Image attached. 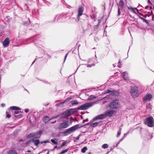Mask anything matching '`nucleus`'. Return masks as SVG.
Here are the masks:
<instances>
[{
    "label": "nucleus",
    "instance_id": "3",
    "mask_svg": "<svg viewBox=\"0 0 154 154\" xmlns=\"http://www.w3.org/2000/svg\"><path fill=\"white\" fill-rule=\"evenodd\" d=\"M130 93L131 96L133 98H136L139 95L138 90L137 88L135 87L131 88Z\"/></svg>",
    "mask_w": 154,
    "mask_h": 154
},
{
    "label": "nucleus",
    "instance_id": "2",
    "mask_svg": "<svg viewBox=\"0 0 154 154\" xmlns=\"http://www.w3.org/2000/svg\"><path fill=\"white\" fill-rule=\"evenodd\" d=\"M109 106L112 109H117L120 107V104L117 100H114L109 105Z\"/></svg>",
    "mask_w": 154,
    "mask_h": 154
},
{
    "label": "nucleus",
    "instance_id": "33",
    "mask_svg": "<svg viewBox=\"0 0 154 154\" xmlns=\"http://www.w3.org/2000/svg\"><path fill=\"white\" fill-rule=\"evenodd\" d=\"M69 149H65L62 151L61 152L60 154H63L66 152Z\"/></svg>",
    "mask_w": 154,
    "mask_h": 154
},
{
    "label": "nucleus",
    "instance_id": "30",
    "mask_svg": "<svg viewBox=\"0 0 154 154\" xmlns=\"http://www.w3.org/2000/svg\"><path fill=\"white\" fill-rule=\"evenodd\" d=\"M68 126H60L59 128L60 129H62L67 128Z\"/></svg>",
    "mask_w": 154,
    "mask_h": 154
},
{
    "label": "nucleus",
    "instance_id": "27",
    "mask_svg": "<svg viewBox=\"0 0 154 154\" xmlns=\"http://www.w3.org/2000/svg\"><path fill=\"white\" fill-rule=\"evenodd\" d=\"M71 103L72 105L77 104L79 103V102L77 100H75L71 101Z\"/></svg>",
    "mask_w": 154,
    "mask_h": 154
},
{
    "label": "nucleus",
    "instance_id": "9",
    "mask_svg": "<svg viewBox=\"0 0 154 154\" xmlns=\"http://www.w3.org/2000/svg\"><path fill=\"white\" fill-rule=\"evenodd\" d=\"M83 11V8L82 7H80L79 8L78 10V13L77 17L78 20H79L80 17L82 15Z\"/></svg>",
    "mask_w": 154,
    "mask_h": 154
},
{
    "label": "nucleus",
    "instance_id": "20",
    "mask_svg": "<svg viewBox=\"0 0 154 154\" xmlns=\"http://www.w3.org/2000/svg\"><path fill=\"white\" fill-rule=\"evenodd\" d=\"M151 105L150 104V103L149 104L146 105V109L149 111V112L151 111V110L152 109L151 108Z\"/></svg>",
    "mask_w": 154,
    "mask_h": 154
},
{
    "label": "nucleus",
    "instance_id": "58",
    "mask_svg": "<svg viewBox=\"0 0 154 154\" xmlns=\"http://www.w3.org/2000/svg\"><path fill=\"white\" fill-rule=\"evenodd\" d=\"M95 126V125H94V126Z\"/></svg>",
    "mask_w": 154,
    "mask_h": 154
},
{
    "label": "nucleus",
    "instance_id": "1",
    "mask_svg": "<svg viewBox=\"0 0 154 154\" xmlns=\"http://www.w3.org/2000/svg\"><path fill=\"white\" fill-rule=\"evenodd\" d=\"M79 126H73L72 127L66 129L63 133L64 136H66L70 134L78 128Z\"/></svg>",
    "mask_w": 154,
    "mask_h": 154
},
{
    "label": "nucleus",
    "instance_id": "24",
    "mask_svg": "<svg viewBox=\"0 0 154 154\" xmlns=\"http://www.w3.org/2000/svg\"><path fill=\"white\" fill-rule=\"evenodd\" d=\"M96 97L94 95H91L89 96L88 99L89 100H90L96 98Z\"/></svg>",
    "mask_w": 154,
    "mask_h": 154
},
{
    "label": "nucleus",
    "instance_id": "11",
    "mask_svg": "<svg viewBox=\"0 0 154 154\" xmlns=\"http://www.w3.org/2000/svg\"><path fill=\"white\" fill-rule=\"evenodd\" d=\"M152 94H147L145 95V101L149 100L152 98Z\"/></svg>",
    "mask_w": 154,
    "mask_h": 154
},
{
    "label": "nucleus",
    "instance_id": "22",
    "mask_svg": "<svg viewBox=\"0 0 154 154\" xmlns=\"http://www.w3.org/2000/svg\"><path fill=\"white\" fill-rule=\"evenodd\" d=\"M123 78L125 80H127L128 79V74L126 72H124L123 73Z\"/></svg>",
    "mask_w": 154,
    "mask_h": 154
},
{
    "label": "nucleus",
    "instance_id": "7",
    "mask_svg": "<svg viewBox=\"0 0 154 154\" xmlns=\"http://www.w3.org/2000/svg\"><path fill=\"white\" fill-rule=\"evenodd\" d=\"M116 113L115 110H110L106 111L105 112L106 116H112L114 115Z\"/></svg>",
    "mask_w": 154,
    "mask_h": 154
},
{
    "label": "nucleus",
    "instance_id": "43",
    "mask_svg": "<svg viewBox=\"0 0 154 154\" xmlns=\"http://www.w3.org/2000/svg\"><path fill=\"white\" fill-rule=\"evenodd\" d=\"M19 111H15L14 112V113L15 114H17L18 113Z\"/></svg>",
    "mask_w": 154,
    "mask_h": 154
},
{
    "label": "nucleus",
    "instance_id": "12",
    "mask_svg": "<svg viewBox=\"0 0 154 154\" xmlns=\"http://www.w3.org/2000/svg\"><path fill=\"white\" fill-rule=\"evenodd\" d=\"M75 111L74 109H70L66 110L69 116L73 114Z\"/></svg>",
    "mask_w": 154,
    "mask_h": 154
},
{
    "label": "nucleus",
    "instance_id": "42",
    "mask_svg": "<svg viewBox=\"0 0 154 154\" xmlns=\"http://www.w3.org/2000/svg\"><path fill=\"white\" fill-rule=\"evenodd\" d=\"M25 111L27 113L29 111V109H26L25 110Z\"/></svg>",
    "mask_w": 154,
    "mask_h": 154
},
{
    "label": "nucleus",
    "instance_id": "21",
    "mask_svg": "<svg viewBox=\"0 0 154 154\" xmlns=\"http://www.w3.org/2000/svg\"><path fill=\"white\" fill-rule=\"evenodd\" d=\"M11 110H20V108L16 106H11L9 108Z\"/></svg>",
    "mask_w": 154,
    "mask_h": 154
},
{
    "label": "nucleus",
    "instance_id": "49",
    "mask_svg": "<svg viewBox=\"0 0 154 154\" xmlns=\"http://www.w3.org/2000/svg\"><path fill=\"white\" fill-rule=\"evenodd\" d=\"M30 142V140L29 141H28L27 142V144H28Z\"/></svg>",
    "mask_w": 154,
    "mask_h": 154
},
{
    "label": "nucleus",
    "instance_id": "38",
    "mask_svg": "<svg viewBox=\"0 0 154 154\" xmlns=\"http://www.w3.org/2000/svg\"><path fill=\"white\" fill-rule=\"evenodd\" d=\"M111 91H111L109 89H108L106 91V94L110 93L111 94Z\"/></svg>",
    "mask_w": 154,
    "mask_h": 154
},
{
    "label": "nucleus",
    "instance_id": "40",
    "mask_svg": "<svg viewBox=\"0 0 154 154\" xmlns=\"http://www.w3.org/2000/svg\"><path fill=\"white\" fill-rule=\"evenodd\" d=\"M7 112H6V114H7V116H6L7 117V118H10V117H11V116H10V115L9 114H7Z\"/></svg>",
    "mask_w": 154,
    "mask_h": 154
},
{
    "label": "nucleus",
    "instance_id": "26",
    "mask_svg": "<svg viewBox=\"0 0 154 154\" xmlns=\"http://www.w3.org/2000/svg\"><path fill=\"white\" fill-rule=\"evenodd\" d=\"M87 149V147H84L81 150V152L82 153H85Z\"/></svg>",
    "mask_w": 154,
    "mask_h": 154
},
{
    "label": "nucleus",
    "instance_id": "48",
    "mask_svg": "<svg viewBox=\"0 0 154 154\" xmlns=\"http://www.w3.org/2000/svg\"><path fill=\"white\" fill-rule=\"evenodd\" d=\"M23 141L22 140L20 139V140H19V142H21V141Z\"/></svg>",
    "mask_w": 154,
    "mask_h": 154
},
{
    "label": "nucleus",
    "instance_id": "35",
    "mask_svg": "<svg viewBox=\"0 0 154 154\" xmlns=\"http://www.w3.org/2000/svg\"><path fill=\"white\" fill-rule=\"evenodd\" d=\"M51 141L54 144L57 145L58 144V142L57 141H55V140L53 139H52L51 140Z\"/></svg>",
    "mask_w": 154,
    "mask_h": 154
},
{
    "label": "nucleus",
    "instance_id": "6",
    "mask_svg": "<svg viewBox=\"0 0 154 154\" xmlns=\"http://www.w3.org/2000/svg\"><path fill=\"white\" fill-rule=\"evenodd\" d=\"M56 118V117H53L52 119H50L49 117L46 116L43 118V121L45 123H47L49 122L50 124H52L56 122V120L52 121V119H54Z\"/></svg>",
    "mask_w": 154,
    "mask_h": 154
},
{
    "label": "nucleus",
    "instance_id": "37",
    "mask_svg": "<svg viewBox=\"0 0 154 154\" xmlns=\"http://www.w3.org/2000/svg\"><path fill=\"white\" fill-rule=\"evenodd\" d=\"M121 9L119 7H118V16H119L121 14V12L120 11V9Z\"/></svg>",
    "mask_w": 154,
    "mask_h": 154
},
{
    "label": "nucleus",
    "instance_id": "50",
    "mask_svg": "<svg viewBox=\"0 0 154 154\" xmlns=\"http://www.w3.org/2000/svg\"><path fill=\"white\" fill-rule=\"evenodd\" d=\"M40 143L41 144H42V143H44L43 142V141H41Z\"/></svg>",
    "mask_w": 154,
    "mask_h": 154
},
{
    "label": "nucleus",
    "instance_id": "29",
    "mask_svg": "<svg viewBox=\"0 0 154 154\" xmlns=\"http://www.w3.org/2000/svg\"><path fill=\"white\" fill-rule=\"evenodd\" d=\"M122 129L121 128H119V131H118V133H117V137H119V136L120 135V134H121V130H122Z\"/></svg>",
    "mask_w": 154,
    "mask_h": 154
},
{
    "label": "nucleus",
    "instance_id": "47",
    "mask_svg": "<svg viewBox=\"0 0 154 154\" xmlns=\"http://www.w3.org/2000/svg\"><path fill=\"white\" fill-rule=\"evenodd\" d=\"M91 65H87V67H91Z\"/></svg>",
    "mask_w": 154,
    "mask_h": 154
},
{
    "label": "nucleus",
    "instance_id": "32",
    "mask_svg": "<svg viewBox=\"0 0 154 154\" xmlns=\"http://www.w3.org/2000/svg\"><path fill=\"white\" fill-rule=\"evenodd\" d=\"M145 18H146L147 17H150L151 20H152V19H153V16L152 15H148L147 14H145Z\"/></svg>",
    "mask_w": 154,
    "mask_h": 154
},
{
    "label": "nucleus",
    "instance_id": "31",
    "mask_svg": "<svg viewBox=\"0 0 154 154\" xmlns=\"http://www.w3.org/2000/svg\"><path fill=\"white\" fill-rule=\"evenodd\" d=\"M72 99V98L71 97H69L68 98H67L63 102H62L61 103H64L65 102L69 101L71 100Z\"/></svg>",
    "mask_w": 154,
    "mask_h": 154
},
{
    "label": "nucleus",
    "instance_id": "44",
    "mask_svg": "<svg viewBox=\"0 0 154 154\" xmlns=\"http://www.w3.org/2000/svg\"><path fill=\"white\" fill-rule=\"evenodd\" d=\"M1 106L2 107H4L5 106V105L4 104H1Z\"/></svg>",
    "mask_w": 154,
    "mask_h": 154
},
{
    "label": "nucleus",
    "instance_id": "34",
    "mask_svg": "<svg viewBox=\"0 0 154 154\" xmlns=\"http://www.w3.org/2000/svg\"><path fill=\"white\" fill-rule=\"evenodd\" d=\"M102 147L103 149L107 148L108 147V145L107 144H104L102 145Z\"/></svg>",
    "mask_w": 154,
    "mask_h": 154
},
{
    "label": "nucleus",
    "instance_id": "10",
    "mask_svg": "<svg viewBox=\"0 0 154 154\" xmlns=\"http://www.w3.org/2000/svg\"><path fill=\"white\" fill-rule=\"evenodd\" d=\"M9 43V38H7L3 42V45L4 47H5L7 46Z\"/></svg>",
    "mask_w": 154,
    "mask_h": 154
},
{
    "label": "nucleus",
    "instance_id": "19",
    "mask_svg": "<svg viewBox=\"0 0 154 154\" xmlns=\"http://www.w3.org/2000/svg\"><path fill=\"white\" fill-rule=\"evenodd\" d=\"M124 4V3L123 1L122 0H121L119 2V6L118 7H119L122 9L123 8Z\"/></svg>",
    "mask_w": 154,
    "mask_h": 154
},
{
    "label": "nucleus",
    "instance_id": "17",
    "mask_svg": "<svg viewBox=\"0 0 154 154\" xmlns=\"http://www.w3.org/2000/svg\"><path fill=\"white\" fill-rule=\"evenodd\" d=\"M8 154H18L17 151L14 149H11L8 152Z\"/></svg>",
    "mask_w": 154,
    "mask_h": 154
},
{
    "label": "nucleus",
    "instance_id": "36",
    "mask_svg": "<svg viewBox=\"0 0 154 154\" xmlns=\"http://www.w3.org/2000/svg\"><path fill=\"white\" fill-rule=\"evenodd\" d=\"M148 4L150 5V8L151 9L152 8V4L151 2L149 0H148Z\"/></svg>",
    "mask_w": 154,
    "mask_h": 154
},
{
    "label": "nucleus",
    "instance_id": "41",
    "mask_svg": "<svg viewBox=\"0 0 154 154\" xmlns=\"http://www.w3.org/2000/svg\"><path fill=\"white\" fill-rule=\"evenodd\" d=\"M49 142V141L48 140H46L43 141V142L44 143H47L48 142Z\"/></svg>",
    "mask_w": 154,
    "mask_h": 154
},
{
    "label": "nucleus",
    "instance_id": "23",
    "mask_svg": "<svg viewBox=\"0 0 154 154\" xmlns=\"http://www.w3.org/2000/svg\"><path fill=\"white\" fill-rule=\"evenodd\" d=\"M153 136L152 134H149L146 135V138L148 140H149L152 138Z\"/></svg>",
    "mask_w": 154,
    "mask_h": 154
},
{
    "label": "nucleus",
    "instance_id": "4",
    "mask_svg": "<svg viewBox=\"0 0 154 154\" xmlns=\"http://www.w3.org/2000/svg\"><path fill=\"white\" fill-rule=\"evenodd\" d=\"M93 103H85L82 105H81L79 107L78 109L79 110H86L88 109L90 107L92 106Z\"/></svg>",
    "mask_w": 154,
    "mask_h": 154
},
{
    "label": "nucleus",
    "instance_id": "45",
    "mask_svg": "<svg viewBox=\"0 0 154 154\" xmlns=\"http://www.w3.org/2000/svg\"><path fill=\"white\" fill-rule=\"evenodd\" d=\"M54 149H58V148H57V146H55L54 147Z\"/></svg>",
    "mask_w": 154,
    "mask_h": 154
},
{
    "label": "nucleus",
    "instance_id": "54",
    "mask_svg": "<svg viewBox=\"0 0 154 154\" xmlns=\"http://www.w3.org/2000/svg\"><path fill=\"white\" fill-rule=\"evenodd\" d=\"M49 152H50L49 151H48L47 154H49Z\"/></svg>",
    "mask_w": 154,
    "mask_h": 154
},
{
    "label": "nucleus",
    "instance_id": "8",
    "mask_svg": "<svg viewBox=\"0 0 154 154\" xmlns=\"http://www.w3.org/2000/svg\"><path fill=\"white\" fill-rule=\"evenodd\" d=\"M146 121L148 124L150 125H154V120L152 116H150L146 118Z\"/></svg>",
    "mask_w": 154,
    "mask_h": 154
},
{
    "label": "nucleus",
    "instance_id": "25",
    "mask_svg": "<svg viewBox=\"0 0 154 154\" xmlns=\"http://www.w3.org/2000/svg\"><path fill=\"white\" fill-rule=\"evenodd\" d=\"M102 124H101V122L100 121L98 122H95L93 123L91 125H101Z\"/></svg>",
    "mask_w": 154,
    "mask_h": 154
},
{
    "label": "nucleus",
    "instance_id": "15",
    "mask_svg": "<svg viewBox=\"0 0 154 154\" xmlns=\"http://www.w3.org/2000/svg\"><path fill=\"white\" fill-rule=\"evenodd\" d=\"M111 94L114 96H118L119 95V93L118 91H112Z\"/></svg>",
    "mask_w": 154,
    "mask_h": 154
},
{
    "label": "nucleus",
    "instance_id": "56",
    "mask_svg": "<svg viewBox=\"0 0 154 154\" xmlns=\"http://www.w3.org/2000/svg\"><path fill=\"white\" fill-rule=\"evenodd\" d=\"M88 154H91V153L90 152H89L88 153Z\"/></svg>",
    "mask_w": 154,
    "mask_h": 154
},
{
    "label": "nucleus",
    "instance_id": "39",
    "mask_svg": "<svg viewBox=\"0 0 154 154\" xmlns=\"http://www.w3.org/2000/svg\"><path fill=\"white\" fill-rule=\"evenodd\" d=\"M69 54V52H68L67 54H66L65 55V59H64V61H65V60L66 59V58L68 55Z\"/></svg>",
    "mask_w": 154,
    "mask_h": 154
},
{
    "label": "nucleus",
    "instance_id": "5",
    "mask_svg": "<svg viewBox=\"0 0 154 154\" xmlns=\"http://www.w3.org/2000/svg\"><path fill=\"white\" fill-rule=\"evenodd\" d=\"M42 133V131H40L35 133L30 134L27 136L28 138L34 137L35 138H39L41 136V134Z\"/></svg>",
    "mask_w": 154,
    "mask_h": 154
},
{
    "label": "nucleus",
    "instance_id": "13",
    "mask_svg": "<svg viewBox=\"0 0 154 154\" xmlns=\"http://www.w3.org/2000/svg\"><path fill=\"white\" fill-rule=\"evenodd\" d=\"M34 143L35 145L37 147L38 146V144H39L40 142L38 139H33L31 140Z\"/></svg>",
    "mask_w": 154,
    "mask_h": 154
},
{
    "label": "nucleus",
    "instance_id": "28",
    "mask_svg": "<svg viewBox=\"0 0 154 154\" xmlns=\"http://www.w3.org/2000/svg\"><path fill=\"white\" fill-rule=\"evenodd\" d=\"M66 142L65 141V142H63L61 144V146L60 147H59V148H58V149H59L61 148H62V147H63V146H64L66 145Z\"/></svg>",
    "mask_w": 154,
    "mask_h": 154
},
{
    "label": "nucleus",
    "instance_id": "46",
    "mask_svg": "<svg viewBox=\"0 0 154 154\" xmlns=\"http://www.w3.org/2000/svg\"><path fill=\"white\" fill-rule=\"evenodd\" d=\"M145 23H147V21L146 19H145Z\"/></svg>",
    "mask_w": 154,
    "mask_h": 154
},
{
    "label": "nucleus",
    "instance_id": "53",
    "mask_svg": "<svg viewBox=\"0 0 154 154\" xmlns=\"http://www.w3.org/2000/svg\"><path fill=\"white\" fill-rule=\"evenodd\" d=\"M148 126L149 127H153L154 126L151 125V126Z\"/></svg>",
    "mask_w": 154,
    "mask_h": 154
},
{
    "label": "nucleus",
    "instance_id": "16",
    "mask_svg": "<svg viewBox=\"0 0 154 154\" xmlns=\"http://www.w3.org/2000/svg\"><path fill=\"white\" fill-rule=\"evenodd\" d=\"M128 9L131 11L132 12L136 14V12L134 10V9H135L137 10V9L136 8H133L131 6H128Z\"/></svg>",
    "mask_w": 154,
    "mask_h": 154
},
{
    "label": "nucleus",
    "instance_id": "55",
    "mask_svg": "<svg viewBox=\"0 0 154 154\" xmlns=\"http://www.w3.org/2000/svg\"><path fill=\"white\" fill-rule=\"evenodd\" d=\"M69 125V124H65V125Z\"/></svg>",
    "mask_w": 154,
    "mask_h": 154
},
{
    "label": "nucleus",
    "instance_id": "18",
    "mask_svg": "<svg viewBox=\"0 0 154 154\" xmlns=\"http://www.w3.org/2000/svg\"><path fill=\"white\" fill-rule=\"evenodd\" d=\"M61 117L63 118H65L69 116L66 111L62 113L61 114Z\"/></svg>",
    "mask_w": 154,
    "mask_h": 154
},
{
    "label": "nucleus",
    "instance_id": "14",
    "mask_svg": "<svg viewBox=\"0 0 154 154\" xmlns=\"http://www.w3.org/2000/svg\"><path fill=\"white\" fill-rule=\"evenodd\" d=\"M106 117L105 113H104L103 114H101L97 116L95 119H103L105 118Z\"/></svg>",
    "mask_w": 154,
    "mask_h": 154
},
{
    "label": "nucleus",
    "instance_id": "59",
    "mask_svg": "<svg viewBox=\"0 0 154 154\" xmlns=\"http://www.w3.org/2000/svg\"><path fill=\"white\" fill-rule=\"evenodd\" d=\"M143 100H144V98H143Z\"/></svg>",
    "mask_w": 154,
    "mask_h": 154
},
{
    "label": "nucleus",
    "instance_id": "52",
    "mask_svg": "<svg viewBox=\"0 0 154 154\" xmlns=\"http://www.w3.org/2000/svg\"><path fill=\"white\" fill-rule=\"evenodd\" d=\"M145 9H147V6L145 7Z\"/></svg>",
    "mask_w": 154,
    "mask_h": 154
},
{
    "label": "nucleus",
    "instance_id": "51",
    "mask_svg": "<svg viewBox=\"0 0 154 154\" xmlns=\"http://www.w3.org/2000/svg\"><path fill=\"white\" fill-rule=\"evenodd\" d=\"M27 152H31V151L30 150H28L27 151Z\"/></svg>",
    "mask_w": 154,
    "mask_h": 154
},
{
    "label": "nucleus",
    "instance_id": "57",
    "mask_svg": "<svg viewBox=\"0 0 154 154\" xmlns=\"http://www.w3.org/2000/svg\"><path fill=\"white\" fill-rule=\"evenodd\" d=\"M88 125V124H85V125Z\"/></svg>",
    "mask_w": 154,
    "mask_h": 154
}]
</instances>
